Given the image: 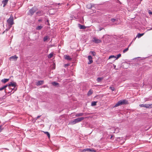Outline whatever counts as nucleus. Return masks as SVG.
Returning <instances> with one entry per match:
<instances>
[{"instance_id":"42","label":"nucleus","mask_w":152,"mask_h":152,"mask_svg":"<svg viewBox=\"0 0 152 152\" xmlns=\"http://www.w3.org/2000/svg\"><path fill=\"white\" fill-rule=\"evenodd\" d=\"M113 137V135H111V137H110V139H112Z\"/></svg>"},{"instance_id":"21","label":"nucleus","mask_w":152,"mask_h":152,"mask_svg":"<svg viewBox=\"0 0 152 152\" xmlns=\"http://www.w3.org/2000/svg\"><path fill=\"white\" fill-rule=\"evenodd\" d=\"M97 102L94 101L91 103V105L92 106H95L96 105Z\"/></svg>"},{"instance_id":"1","label":"nucleus","mask_w":152,"mask_h":152,"mask_svg":"<svg viewBox=\"0 0 152 152\" xmlns=\"http://www.w3.org/2000/svg\"><path fill=\"white\" fill-rule=\"evenodd\" d=\"M128 104V101L126 99L121 100L118 102L114 106V107H116L121 105L127 104Z\"/></svg>"},{"instance_id":"18","label":"nucleus","mask_w":152,"mask_h":152,"mask_svg":"<svg viewBox=\"0 0 152 152\" xmlns=\"http://www.w3.org/2000/svg\"><path fill=\"white\" fill-rule=\"evenodd\" d=\"M37 14L39 16H41V15H42L43 12L42 11H39L37 12Z\"/></svg>"},{"instance_id":"31","label":"nucleus","mask_w":152,"mask_h":152,"mask_svg":"<svg viewBox=\"0 0 152 152\" xmlns=\"http://www.w3.org/2000/svg\"><path fill=\"white\" fill-rule=\"evenodd\" d=\"M90 53H91L93 56H95L96 55V53L94 51H91Z\"/></svg>"},{"instance_id":"28","label":"nucleus","mask_w":152,"mask_h":152,"mask_svg":"<svg viewBox=\"0 0 152 152\" xmlns=\"http://www.w3.org/2000/svg\"><path fill=\"white\" fill-rule=\"evenodd\" d=\"M44 133H45L46 134V135H47L48 136V137L49 138H50V134L48 132H44Z\"/></svg>"},{"instance_id":"2","label":"nucleus","mask_w":152,"mask_h":152,"mask_svg":"<svg viewBox=\"0 0 152 152\" xmlns=\"http://www.w3.org/2000/svg\"><path fill=\"white\" fill-rule=\"evenodd\" d=\"M7 22L9 25L12 26L13 24V18L12 15H11L10 18L7 20Z\"/></svg>"},{"instance_id":"6","label":"nucleus","mask_w":152,"mask_h":152,"mask_svg":"<svg viewBox=\"0 0 152 152\" xmlns=\"http://www.w3.org/2000/svg\"><path fill=\"white\" fill-rule=\"evenodd\" d=\"M89 117H79L76 119H75V120L76 121V123H78L79 122H81L82 120H83L85 118H88Z\"/></svg>"},{"instance_id":"15","label":"nucleus","mask_w":152,"mask_h":152,"mask_svg":"<svg viewBox=\"0 0 152 152\" xmlns=\"http://www.w3.org/2000/svg\"><path fill=\"white\" fill-rule=\"evenodd\" d=\"M79 27L80 29H85L86 27L84 25H81L80 24H78Z\"/></svg>"},{"instance_id":"10","label":"nucleus","mask_w":152,"mask_h":152,"mask_svg":"<svg viewBox=\"0 0 152 152\" xmlns=\"http://www.w3.org/2000/svg\"><path fill=\"white\" fill-rule=\"evenodd\" d=\"M144 107L147 108H149L152 107V103L151 104H144Z\"/></svg>"},{"instance_id":"23","label":"nucleus","mask_w":152,"mask_h":152,"mask_svg":"<svg viewBox=\"0 0 152 152\" xmlns=\"http://www.w3.org/2000/svg\"><path fill=\"white\" fill-rule=\"evenodd\" d=\"M130 45H131V44H130L129 45V46L127 48H126L124 50H123V52L124 53H125L127 51L129 50V46Z\"/></svg>"},{"instance_id":"29","label":"nucleus","mask_w":152,"mask_h":152,"mask_svg":"<svg viewBox=\"0 0 152 152\" xmlns=\"http://www.w3.org/2000/svg\"><path fill=\"white\" fill-rule=\"evenodd\" d=\"M112 58H116V57L114 55H111L109 57V59H110Z\"/></svg>"},{"instance_id":"25","label":"nucleus","mask_w":152,"mask_h":152,"mask_svg":"<svg viewBox=\"0 0 152 152\" xmlns=\"http://www.w3.org/2000/svg\"><path fill=\"white\" fill-rule=\"evenodd\" d=\"M53 56V53H51L48 55V57L49 58H51Z\"/></svg>"},{"instance_id":"17","label":"nucleus","mask_w":152,"mask_h":152,"mask_svg":"<svg viewBox=\"0 0 152 152\" xmlns=\"http://www.w3.org/2000/svg\"><path fill=\"white\" fill-rule=\"evenodd\" d=\"M51 84L53 86H58L59 85V84L58 83L55 82H52L51 83Z\"/></svg>"},{"instance_id":"36","label":"nucleus","mask_w":152,"mask_h":152,"mask_svg":"<svg viewBox=\"0 0 152 152\" xmlns=\"http://www.w3.org/2000/svg\"><path fill=\"white\" fill-rule=\"evenodd\" d=\"M148 12L149 14L152 15V12H151L149 10L148 11Z\"/></svg>"},{"instance_id":"40","label":"nucleus","mask_w":152,"mask_h":152,"mask_svg":"<svg viewBox=\"0 0 152 152\" xmlns=\"http://www.w3.org/2000/svg\"><path fill=\"white\" fill-rule=\"evenodd\" d=\"M103 29V28H102V27H100L99 28V31H101V30H102V29Z\"/></svg>"},{"instance_id":"30","label":"nucleus","mask_w":152,"mask_h":152,"mask_svg":"<svg viewBox=\"0 0 152 152\" xmlns=\"http://www.w3.org/2000/svg\"><path fill=\"white\" fill-rule=\"evenodd\" d=\"M48 38V36H46V37H45L43 39L44 41H46L47 40Z\"/></svg>"},{"instance_id":"33","label":"nucleus","mask_w":152,"mask_h":152,"mask_svg":"<svg viewBox=\"0 0 152 152\" xmlns=\"http://www.w3.org/2000/svg\"><path fill=\"white\" fill-rule=\"evenodd\" d=\"M121 56V55L120 54H119L117 55L116 59L119 58Z\"/></svg>"},{"instance_id":"32","label":"nucleus","mask_w":152,"mask_h":152,"mask_svg":"<svg viewBox=\"0 0 152 152\" xmlns=\"http://www.w3.org/2000/svg\"><path fill=\"white\" fill-rule=\"evenodd\" d=\"M110 88L112 91H114L115 90V88L114 87H110Z\"/></svg>"},{"instance_id":"37","label":"nucleus","mask_w":152,"mask_h":152,"mask_svg":"<svg viewBox=\"0 0 152 152\" xmlns=\"http://www.w3.org/2000/svg\"><path fill=\"white\" fill-rule=\"evenodd\" d=\"M69 64H66L64 65V66L65 67H66V66H69Z\"/></svg>"},{"instance_id":"27","label":"nucleus","mask_w":152,"mask_h":152,"mask_svg":"<svg viewBox=\"0 0 152 152\" xmlns=\"http://www.w3.org/2000/svg\"><path fill=\"white\" fill-rule=\"evenodd\" d=\"M42 28V26H38L37 27L36 29L37 30H40Z\"/></svg>"},{"instance_id":"16","label":"nucleus","mask_w":152,"mask_h":152,"mask_svg":"<svg viewBox=\"0 0 152 152\" xmlns=\"http://www.w3.org/2000/svg\"><path fill=\"white\" fill-rule=\"evenodd\" d=\"M9 80V79H4L1 80V81L4 83H5L8 82Z\"/></svg>"},{"instance_id":"5","label":"nucleus","mask_w":152,"mask_h":152,"mask_svg":"<svg viewBox=\"0 0 152 152\" xmlns=\"http://www.w3.org/2000/svg\"><path fill=\"white\" fill-rule=\"evenodd\" d=\"M37 10V8L35 7H33L29 11L30 14L31 16Z\"/></svg>"},{"instance_id":"7","label":"nucleus","mask_w":152,"mask_h":152,"mask_svg":"<svg viewBox=\"0 0 152 152\" xmlns=\"http://www.w3.org/2000/svg\"><path fill=\"white\" fill-rule=\"evenodd\" d=\"M18 57L16 55H14L12 56H11L9 58V59L11 61H16Z\"/></svg>"},{"instance_id":"43","label":"nucleus","mask_w":152,"mask_h":152,"mask_svg":"<svg viewBox=\"0 0 152 152\" xmlns=\"http://www.w3.org/2000/svg\"><path fill=\"white\" fill-rule=\"evenodd\" d=\"M42 21V20H38V21H39V22H40Z\"/></svg>"},{"instance_id":"4","label":"nucleus","mask_w":152,"mask_h":152,"mask_svg":"<svg viewBox=\"0 0 152 152\" xmlns=\"http://www.w3.org/2000/svg\"><path fill=\"white\" fill-rule=\"evenodd\" d=\"M87 151L88 152H96V151L94 148H86L83 149V152H86Z\"/></svg>"},{"instance_id":"24","label":"nucleus","mask_w":152,"mask_h":152,"mask_svg":"<svg viewBox=\"0 0 152 152\" xmlns=\"http://www.w3.org/2000/svg\"><path fill=\"white\" fill-rule=\"evenodd\" d=\"M93 92L92 90H90L88 92L87 94L88 96H89L91 95L93 93Z\"/></svg>"},{"instance_id":"13","label":"nucleus","mask_w":152,"mask_h":152,"mask_svg":"<svg viewBox=\"0 0 152 152\" xmlns=\"http://www.w3.org/2000/svg\"><path fill=\"white\" fill-rule=\"evenodd\" d=\"M8 1L9 0H3V1H2V3L4 4V7L6 6Z\"/></svg>"},{"instance_id":"19","label":"nucleus","mask_w":152,"mask_h":152,"mask_svg":"<svg viewBox=\"0 0 152 152\" xmlns=\"http://www.w3.org/2000/svg\"><path fill=\"white\" fill-rule=\"evenodd\" d=\"M65 58L66 59L69 60H72V58L70 57L69 56L67 55H66L65 56Z\"/></svg>"},{"instance_id":"26","label":"nucleus","mask_w":152,"mask_h":152,"mask_svg":"<svg viewBox=\"0 0 152 152\" xmlns=\"http://www.w3.org/2000/svg\"><path fill=\"white\" fill-rule=\"evenodd\" d=\"M7 86V85H6V86H3V87H2L1 88H0V91H1V90L4 89Z\"/></svg>"},{"instance_id":"9","label":"nucleus","mask_w":152,"mask_h":152,"mask_svg":"<svg viewBox=\"0 0 152 152\" xmlns=\"http://www.w3.org/2000/svg\"><path fill=\"white\" fill-rule=\"evenodd\" d=\"M44 83V81L43 80L38 81L36 83V85L39 86L42 85Z\"/></svg>"},{"instance_id":"41","label":"nucleus","mask_w":152,"mask_h":152,"mask_svg":"<svg viewBox=\"0 0 152 152\" xmlns=\"http://www.w3.org/2000/svg\"><path fill=\"white\" fill-rule=\"evenodd\" d=\"M41 116V115H39V116H38L37 117V118H40V116Z\"/></svg>"},{"instance_id":"38","label":"nucleus","mask_w":152,"mask_h":152,"mask_svg":"<svg viewBox=\"0 0 152 152\" xmlns=\"http://www.w3.org/2000/svg\"><path fill=\"white\" fill-rule=\"evenodd\" d=\"M2 126H0V132L2 131Z\"/></svg>"},{"instance_id":"34","label":"nucleus","mask_w":152,"mask_h":152,"mask_svg":"<svg viewBox=\"0 0 152 152\" xmlns=\"http://www.w3.org/2000/svg\"><path fill=\"white\" fill-rule=\"evenodd\" d=\"M90 114V113H84V115H89Z\"/></svg>"},{"instance_id":"12","label":"nucleus","mask_w":152,"mask_h":152,"mask_svg":"<svg viewBox=\"0 0 152 152\" xmlns=\"http://www.w3.org/2000/svg\"><path fill=\"white\" fill-rule=\"evenodd\" d=\"M83 115H84V113H77L75 115V116L76 117H79Z\"/></svg>"},{"instance_id":"3","label":"nucleus","mask_w":152,"mask_h":152,"mask_svg":"<svg viewBox=\"0 0 152 152\" xmlns=\"http://www.w3.org/2000/svg\"><path fill=\"white\" fill-rule=\"evenodd\" d=\"M92 41L96 43H99L102 42V40L101 39H98L95 37L93 38Z\"/></svg>"},{"instance_id":"35","label":"nucleus","mask_w":152,"mask_h":152,"mask_svg":"<svg viewBox=\"0 0 152 152\" xmlns=\"http://www.w3.org/2000/svg\"><path fill=\"white\" fill-rule=\"evenodd\" d=\"M116 20L114 18H112L111 19V21L112 22H114Z\"/></svg>"},{"instance_id":"20","label":"nucleus","mask_w":152,"mask_h":152,"mask_svg":"<svg viewBox=\"0 0 152 152\" xmlns=\"http://www.w3.org/2000/svg\"><path fill=\"white\" fill-rule=\"evenodd\" d=\"M144 34V33L142 34H140L138 33L137 36V37H138V38L140 37H141Z\"/></svg>"},{"instance_id":"22","label":"nucleus","mask_w":152,"mask_h":152,"mask_svg":"<svg viewBox=\"0 0 152 152\" xmlns=\"http://www.w3.org/2000/svg\"><path fill=\"white\" fill-rule=\"evenodd\" d=\"M103 79V77H98L97 78V81H98V82H101Z\"/></svg>"},{"instance_id":"39","label":"nucleus","mask_w":152,"mask_h":152,"mask_svg":"<svg viewBox=\"0 0 152 152\" xmlns=\"http://www.w3.org/2000/svg\"><path fill=\"white\" fill-rule=\"evenodd\" d=\"M140 106L141 107H144V104H141L140 105Z\"/></svg>"},{"instance_id":"8","label":"nucleus","mask_w":152,"mask_h":152,"mask_svg":"<svg viewBox=\"0 0 152 152\" xmlns=\"http://www.w3.org/2000/svg\"><path fill=\"white\" fill-rule=\"evenodd\" d=\"M88 58L89 61V62L88 63V64H89L92 63L93 62L92 57L90 56H88Z\"/></svg>"},{"instance_id":"14","label":"nucleus","mask_w":152,"mask_h":152,"mask_svg":"<svg viewBox=\"0 0 152 152\" xmlns=\"http://www.w3.org/2000/svg\"><path fill=\"white\" fill-rule=\"evenodd\" d=\"M16 83H15L11 82L9 84L8 86H12L15 87L16 86Z\"/></svg>"},{"instance_id":"11","label":"nucleus","mask_w":152,"mask_h":152,"mask_svg":"<svg viewBox=\"0 0 152 152\" xmlns=\"http://www.w3.org/2000/svg\"><path fill=\"white\" fill-rule=\"evenodd\" d=\"M76 121L75 120V119H74V120L72 121H71L69 123V125H73L74 124H76Z\"/></svg>"}]
</instances>
